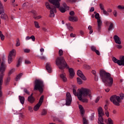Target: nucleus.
I'll use <instances>...</instances> for the list:
<instances>
[{
  "label": "nucleus",
  "mask_w": 124,
  "mask_h": 124,
  "mask_svg": "<svg viewBox=\"0 0 124 124\" xmlns=\"http://www.w3.org/2000/svg\"><path fill=\"white\" fill-rule=\"evenodd\" d=\"M77 74L78 77H80L82 80H84V81H86L87 80V78H86V77L83 74V72H81V70H78L77 71Z\"/></svg>",
  "instance_id": "obj_10"
},
{
  "label": "nucleus",
  "mask_w": 124,
  "mask_h": 124,
  "mask_svg": "<svg viewBox=\"0 0 124 124\" xmlns=\"http://www.w3.org/2000/svg\"><path fill=\"white\" fill-rule=\"evenodd\" d=\"M78 95L92 97V91L90 89L82 88L79 90V94Z\"/></svg>",
  "instance_id": "obj_7"
},
{
  "label": "nucleus",
  "mask_w": 124,
  "mask_h": 124,
  "mask_svg": "<svg viewBox=\"0 0 124 124\" xmlns=\"http://www.w3.org/2000/svg\"><path fill=\"white\" fill-rule=\"evenodd\" d=\"M113 39L116 43V44H119V45L122 44V42L121 41V38H120L118 35H115L113 37Z\"/></svg>",
  "instance_id": "obj_11"
},
{
  "label": "nucleus",
  "mask_w": 124,
  "mask_h": 124,
  "mask_svg": "<svg viewBox=\"0 0 124 124\" xmlns=\"http://www.w3.org/2000/svg\"><path fill=\"white\" fill-rule=\"evenodd\" d=\"M116 63H117V64H118V65H120V66H124V62H117Z\"/></svg>",
  "instance_id": "obj_61"
},
{
  "label": "nucleus",
  "mask_w": 124,
  "mask_h": 124,
  "mask_svg": "<svg viewBox=\"0 0 124 124\" xmlns=\"http://www.w3.org/2000/svg\"><path fill=\"white\" fill-rule=\"evenodd\" d=\"M62 5H63L64 8H65V9H69V7H68V6H67V5H66V3H63Z\"/></svg>",
  "instance_id": "obj_49"
},
{
  "label": "nucleus",
  "mask_w": 124,
  "mask_h": 124,
  "mask_svg": "<svg viewBox=\"0 0 124 124\" xmlns=\"http://www.w3.org/2000/svg\"><path fill=\"white\" fill-rule=\"evenodd\" d=\"M0 37L1 40H2V41H3V40H4L5 37L2 34V32L1 31H0Z\"/></svg>",
  "instance_id": "obj_32"
},
{
  "label": "nucleus",
  "mask_w": 124,
  "mask_h": 124,
  "mask_svg": "<svg viewBox=\"0 0 124 124\" xmlns=\"http://www.w3.org/2000/svg\"><path fill=\"white\" fill-rule=\"evenodd\" d=\"M18 98L22 105L25 103V97L19 95Z\"/></svg>",
  "instance_id": "obj_23"
},
{
  "label": "nucleus",
  "mask_w": 124,
  "mask_h": 124,
  "mask_svg": "<svg viewBox=\"0 0 124 124\" xmlns=\"http://www.w3.org/2000/svg\"><path fill=\"white\" fill-rule=\"evenodd\" d=\"M91 50L93 52H94L96 50V47L94 46H91Z\"/></svg>",
  "instance_id": "obj_45"
},
{
  "label": "nucleus",
  "mask_w": 124,
  "mask_h": 124,
  "mask_svg": "<svg viewBox=\"0 0 124 124\" xmlns=\"http://www.w3.org/2000/svg\"><path fill=\"white\" fill-rule=\"evenodd\" d=\"M2 62H5V61H6V58H5V55H3L2 57Z\"/></svg>",
  "instance_id": "obj_55"
},
{
  "label": "nucleus",
  "mask_w": 124,
  "mask_h": 124,
  "mask_svg": "<svg viewBox=\"0 0 124 124\" xmlns=\"http://www.w3.org/2000/svg\"><path fill=\"white\" fill-rule=\"evenodd\" d=\"M69 15L71 16H74L75 15V13L74 12V11H71L70 13H69Z\"/></svg>",
  "instance_id": "obj_53"
},
{
  "label": "nucleus",
  "mask_w": 124,
  "mask_h": 124,
  "mask_svg": "<svg viewBox=\"0 0 124 124\" xmlns=\"http://www.w3.org/2000/svg\"><path fill=\"white\" fill-rule=\"evenodd\" d=\"M20 40H19V39H17L16 41V47H18V46H20Z\"/></svg>",
  "instance_id": "obj_52"
},
{
  "label": "nucleus",
  "mask_w": 124,
  "mask_h": 124,
  "mask_svg": "<svg viewBox=\"0 0 124 124\" xmlns=\"http://www.w3.org/2000/svg\"><path fill=\"white\" fill-rule=\"evenodd\" d=\"M97 26H98V31H100L101 30V26H102V21L100 19L97 20Z\"/></svg>",
  "instance_id": "obj_15"
},
{
  "label": "nucleus",
  "mask_w": 124,
  "mask_h": 124,
  "mask_svg": "<svg viewBox=\"0 0 124 124\" xmlns=\"http://www.w3.org/2000/svg\"><path fill=\"white\" fill-rule=\"evenodd\" d=\"M45 86L43 81L40 79H35L34 91H39L40 93H43V91H44Z\"/></svg>",
  "instance_id": "obj_5"
},
{
  "label": "nucleus",
  "mask_w": 124,
  "mask_h": 124,
  "mask_svg": "<svg viewBox=\"0 0 124 124\" xmlns=\"http://www.w3.org/2000/svg\"><path fill=\"white\" fill-rule=\"evenodd\" d=\"M22 76H23V73H20L18 74L16 78V81H18V80H20Z\"/></svg>",
  "instance_id": "obj_27"
},
{
  "label": "nucleus",
  "mask_w": 124,
  "mask_h": 124,
  "mask_svg": "<svg viewBox=\"0 0 124 124\" xmlns=\"http://www.w3.org/2000/svg\"><path fill=\"white\" fill-rule=\"evenodd\" d=\"M69 20L70 22H78V17L77 16H70L69 17Z\"/></svg>",
  "instance_id": "obj_13"
},
{
  "label": "nucleus",
  "mask_w": 124,
  "mask_h": 124,
  "mask_svg": "<svg viewBox=\"0 0 124 124\" xmlns=\"http://www.w3.org/2000/svg\"><path fill=\"white\" fill-rule=\"evenodd\" d=\"M32 13L33 15H35L36 14V12L34 10H32L31 11L29 12V13Z\"/></svg>",
  "instance_id": "obj_58"
},
{
  "label": "nucleus",
  "mask_w": 124,
  "mask_h": 124,
  "mask_svg": "<svg viewBox=\"0 0 124 124\" xmlns=\"http://www.w3.org/2000/svg\"><path fill=\"white\" fill-rule=\"evenodd\" d=\"M99 7L100 9H101V10H102V11L105 10V9H104V6L103 5V4L100 3L99 4Z\"/></svg>",
  "instance_id": "obj_43"
},
{
  "label": "nucleus",
  "mask_w": 124,
  "mask_h": 124,
  "mask_svg": "<svg viewBox=\"0 0 124 124\" xmlns=\"http://www.w3.org/2000/svg\"><path fill=\"white\" fill-rule=\"evenodd\" d=\"M117 62H124V56L120 57V60H118Z\"/></svg>",
  "instance_id": "obj_34"
},
{
  "label": "nucleus",
  "mask_w": 124,
  "mask_h": 124,
  "mask_svg": "<svg viewBox=\"0 0 124 124\" xmlns=\"http://www.w3.org/2000/svg\"><path fill=\"white\" fill-rule=\"evenodd\" d=\"M9 56H10L11 57H15L16 56V51L15 49H13L10 51Z\"/></svg>",
  "instance_id": "obj_22"
},
{
  "label": "nucleus",
  "mask_w": 124,
  "mask_h": 124,
  "mask_svg": "<svg viewBox=\"0 0 124 124\" xmlns=\"http://www.w3.org/2000/svg\"><path fill=\"white\" fill-rule=\"evenodd\" d=\"M82 96L81 95H78V99H79V100H80V101H82V102H84L85 103H88V102H89V100L87 98H83Z\"/></svg>",
  "instance_id": "obj_14"
},
{
  "label": "nucleus",
  "mask_w": 124,
  "mask_h": 124,
  "mask_svg": "<svg viewBox=\"0 0 124 124\" xmlns=\"http://www.w3.org/2000/svg\"><path fill=\"white\" fill-rule=\"evenodd\" d=\"M77 82H78V85H82V84H83L82 79H81V78H77Z\"/></svg>",
  "instance_id": "obj_30"
},
{
  "label": "nucleus",
  "mask_w": 124,
  "mask_h": 124,
  "mask_svg": "<svg viewBox=\"0 0 124 124\" xmlns=\"http://www.w3.org/2000/svg\"><path fill=\"white\" fill-rule=\"evenodd\" d=\"M62 55H63V51H62V49H60L59 50V56H60V57L62 56Z\"/></svg>",
  "instance_id": "obj_40"
},
{
  "label": "nucleus",
  "mask_w": 124,
  "mask_h": 124,
  "mask_svg": "<svg viewBox=\"0 0 124 124\" xmlns=\"http://www.w3.org/2000/svg\"><path fill=\"white\" fill-rule=\"evenodd\" d=\"M56 64L61 70H63L64 68H67V69H69L70 78H73V77H74L75 75L74 69H73V68H69V66H68L66 62H56Z\"/></svg>",
  "instance_id": "obj_3"
},
{
  "label": "nucleus",
  "mask_w": 124,
  "mask_h": 124,
  "mask_svg": "<svg viewBox=\"0 0 124 124\" xmlns=\"http://www.w3.org/2000/svg\"><path fill=\"white\" fill-rule=\"evenodd\" d=\"M124 94L121 93L120 96L114 95L110 97V100L112 103L116 106H120V102H121V99H124Z\"/></svg>",
  "instance_id": "obj_6"
},
{
  "label": "nucleus",
  "mask_w": 124,
  "mask_h": 124,
  "mask_svg": "<svg viewBox=\"0 0 124 124\" xmlns=\"http://www.w3.org/2000/svg\"><path fill=\"white\" fill-rule=\"evenodd\" d=\"M46 68L48 73H51V72H52V66H51L50 63H46Z\"/></svg>",
  "instance_id": "obj_12"
},
{
  "label": "nucleus",
  "mask_w": 124,
  "mask_h": 124,
  "mask_svg": "<svg viewBox=\"0 0 124 124\" xmlns=\"http://www.w3.org/2000/svg\"><path fill=\"white\" fill-rule=\"evenodd\" d=\"M28 101L30 103H33L35 101V98L34 97H28Z\"/></svg>",
  "instance_id": "obj_21"
},
{
  "label": "nucleus",
  "mask_w": 124,
  "mask_h": 124,
  "mask_svg": "<svg viewBox=\"0 0 124 124\" xmlns=\"http://www.w3.org/2000/svg\"><path fill=\"white\" fill-rule=\"evenodd\" d=\"M116 46L117 47V48H118V49H122L123 48V46L120 45H117Z\"/></svg>",
  "instance_id": "obj_62"
},
{
  "label": "nucleus",
  "mask_w": 124,
  "mask_h": 124,
  "mask_svg": "<svg viewBox=\"0 0 124 124\" xmlns=\"http://www.w3.org/2000/svg\"><path fill=\"white\" fill-rule=\"evenodd\" d=\"M66 26L69 31H73V27L70 26V23H66Z\"/></svg>",
  "instance_id": "obj_25"
},
{
  "label": "nucleus",
  "mask_w": 124,
  "mask_h": 124,
  "mask_svg": "<svg viewBox=\"0 0 124 124\" xmlns=\"http://www.w3.org/2000/svg\"><path fill=\"white\" fill-rule=\"evenodd\" d=\"M0 18L2 20H4L5 21H8V16L5 14H2L0 16Z\"/></svg>",
  "instance_id": "obj_18"
},
{
  "label": "nucleus",
  "mask_w": 124,
  "mask_h": 124,
  "mask_svg": "<svg viewBox=\"0 0 124 124\" xmlns=\"http://www.w3.org/2000/svg\"><path fill=\"white\" fill-rule=\"evenodd\" d=\"M83 67L85 69H91V66L89 65L85 64L83 65Z\"/></svg>",
  "instance_id": "obj_39"
},
{
  "label": "nucleus",
  "mask_w": 124,
  "mask_h": 124,
  "mask_svg": "<svg viewBox=\"0 0 124 124\" xmlns=\"http://www.w3.org/2000/svg\"><path fill=\"white\" fill-rule=\"evenodd\" d=\"M103 14H104V15H106V16H109V13L107 12V11H106V10H104V11H103Z\"/></svg>",
  "instance_id": "obj_48"
},
{
  "label": "nucleus",
  "mask_w": 124,
  "mask_h": 124,
  "mask_svg": "<svg viewBox=\"0 0 124 124\" xmlns=\"http://www.w3.org/2000/svg\"><path fill=\"white\" fill-rule=\"evenodd\" d=\"M78 108H79L80 113L82 115V117H83L84 113L85 112V110H84V108H83V106H82V105H79Z\"/></svg>",
  "instance_id": "obj_19"
},
{
  "label": "nucleus",
  "mask_w": 124,
  "mask_h": 124,
  "mask_svg": "<svg viewBox=\"0 0 124 124\" xmlns=\"http://www.w3.org/2000/svg\"><path fill=\"white\" fill-rule=\"evenodd\" d=\"M32 39V41H35V37L34 35H32L30 37V39Z\"/></svg>",
  "instance_id": "obj_59"
},
{
  "label": "nucleus",
  "mask_w": 124,
  "mask_h": 124,
  "mask_svg": "<svg viewBox=\"0 0 124 124\" xmlns=\"http://www.w3.org/2000/svg\"><path fill=\"white\" fill-rule=\"evenodd\" d=\"M5 69H6V65L4 62H1L0 66V98L2 96L1 86H2V82H3V76H4Z\"/></svg>",
  "instance_id": "obj_4"
},
{
  "label": "nucleus",
  "mask_w": 124,
  "mask_h": 124,
  "mask_svg": "<svg viewBox=\"0 0 124 124\" xmlns=\"http://www.w3.org/2000/svg\"><path fill=\"white\" fill-rule=\"evenodd\" d=\"M105 114H106V115L107 117H108V118H109V111H108V110H105Z\"/></svg>",
  "instance_id": "obj_57"
},
{
  "label": "nucleus",
  "mask_w": 124,
  "mask_h": 124,
  "mask_svg": "<svg viewBox=\"0 0 124 124\" xmlns=\"http://www.w3.org/2000/svg\"><path fill=\"white\" fill-rule=\"evenodd\" d=\"M66 103L65 105L67 106H69L71 104L72 102V97H71V94L69 92H67L66 95Z\"/></svg>",
  "instance_id": "obj_9"
},
{
  "label": "nucleus",
  "mask_w": 124,
  "mask_h": 124,
  "mask_svg": "<svg viewBox=\"0 0 124 124\" xmlns=\"http://www.w3.org/2000/svg\"><path fill=\"white\" fill-rule=\"evenodd\" d=\"M92 29V26L89 25L88 26V30L90 31H89L90 34H92V33L93 32V31Z\"/></svg>",
  "instance_id": "obj_33"
},
{
  "label": "nucleus",
  "mask_w": 124,
  "mask_h": 124,
  "mask_svg": "<svg viewBox=\"0 0 124 124\" xmlns=\"http://www.w3.org/2000/svg\"><path fill=\"white\" fill-rule=\"evenodd\" d=\"M78 93H77V92L76 91V89H75V88H74L73 89V94H74V95H75V96H78V95L80 93V89H78Z\"/></svg>",
  "instance_id": "obj_20"
},
{
  "label": "nucleus",
  "mask_w": 124,
  "mask_h": 124,
  "mask_svg": "<svg viewBox=\"0 0 124 124\" xmlns=\"http://www.w3.org/2000/svg\"><path fill=\"white\" fill-rule=\"evenodd\" d=\"M95 18L97 19V20H100V18H99V14L97 13L95 15Z\"/></svg>",
  "instance_id": "obj_46"
},
{
  "label": "nucleus",
  "mask_w": 124,
  "mask_h": 124,
  "mask_svg": "<svg viewBox=\"0 0 124 124\" xmlns=\"http://www.w3.org/2000/svg\"><path fill=\"white\" fill-rule=\"evenodd\" d=\"M46 115H47V110L46 109H43L41 113L42 116H45Z\"/></svg>",
  "instance_id": "obj_36"
},
{
  "label": "nucleus",
  "mask_w": 124,
  "mask_h": 124,
  "mask_svg": "<svg viewBox=\"0 0 124 124\" xmlns=\"http://www.w3.org/2000/svg\"><path fill=\"white\" fill-rule=\"evenodd\" d=\"M83 124H89V122H88V120H87V119H86V118H85V117L83 118Z\"/></svg>",
  "instance_id": "obj_37"
},
{
  "label": "nucleus",
  "mask_w": 124,
  "mask_h": 124,
  "mask_svg": "<svg viewBox=\"0 0 124 124\" xmlns=\"http://www.w3.org/2000/svg\"><path fill=\"white\" fill-rule=\"evenodd\" d=\"M118 8L119 9H124V7H123L121 5H119V6H118Z\"/></svg>",
  "instance_id": "obj_64"
},
{
  "label": "nucleus",
  "mask_w": 124,
  "mask_h": 124,
  "mask_svg": "<svg viewBox=\"0 0 124 124\" xmlns=\"http://www.w3.org/2000/svg\"><path fill=\"white\" fill-rule=\"evenodd\" d=\"M8 62H13V58H12V56H10V55H8Z\"/></svg>",
  "instance_id": "obj_31"
},
{
  "label": "nucleus",
  "mask_w": 124,
  "mask_h": 124,
  "mask_svg": "<svg viewBox=\"0 0 124 124\" xmlns=\"http://www.w3.org/2000/svg\"><path fill=\"white\" fill-rule=\"evenodd\" d=\"M49 2L54 6H51L49 2H46L45 6L50 11L49 17H55V13H57V8H60L61 0H48Z\"/></svg>",
  "instance_id": "obj_1"
},
{
  "label": "nucleus",
  "mask_w": 124,
  "mask_h": 124,
  "mask_svg": "<svg viewBox=\"0 0 124 124\" xmlns=\"http://www.w3.org/2000/svg\"><path fill=\"white\" fill-rule=\"evenodd\" d=\"M43 100H44V95H43L40 97L39 102L34 106V111H37L39 109L40 106L43 103Z\"/></svg>",
  "instance_id": "obj_8"
},
{
  "label": "nucleus",
  "mask_w": 124,
  "mask_h": 124,
  "mask_svg": "<svg viewBox=\"0 0 124 124\" xmlns=\"http://www.w3.org/2000/svg\"><path fill=\"white\" fill-rule=\"evenodd\" d=\"M94 52H95V54H96V55H97L98 56H100V52H99V50L96 49Z\"/></svg>",
  "instance_id": "obj_54"
},
{
  "label": "nucleus",
  "mask_w": 124,
  "mask_h": 124,
  "mask_svg": "<svg viewBox=\"0 0 124 124\" xmlns=\"http://www.w3.org/2000/svg\"><path fill=\"white\" fill-rule=\"evenodd\" d=\"M114 29V24L112 23H110L108 31H112Z\"/></svg>",
  "instance_id": "obj_28"
},
{
  "label": "nucleus",
  "mask_w": 124,
  "mask_h": 124,
  "mask_svg": "<svg viewBox=\"0 0 124 124\" xmlns=\"http://www.w3.org/2000/svg\"><path fill=\"white\" fill-rule=\"evenodd\" d=\"M100 99V96H98L95 100V103H97V102H98V101H99V100Z\"/></svg>",
  "instance_id": "obj_60"
},
{
  "label": "nucleus",
  "mask_w": 124,
  "mask_h": 124,
  "mask_svg": "<svg viewBox=\"0 0 124 124\" xmlns=\"http://www.w3.org/2000/svg\"><path fill=\"white\" fill-rule=\"evenodd\" d=\"M10 77H9L7 78V79L5 81V84L6 85H8V83H9V82H10Z\"/></svg>",
  "instance_id": "obj_42"
},
{
  "label": "nucleus",
  "mask_w": 124,
  "mask_h": 124,
  "mask_svg": "<svg viewBox=\"0 0 124 124\" xmlns=\"http://www.w3.org/2000/svg\"><path fill=\"white\" fill-rule=\"evenodd\" d=\"M107 124H113V121L110 118H108V123Z\"/></svg>",
  "instance_id": "obj_35"
},
{
  "label": "nucleus",
  "mask_w": 124,
  "mask_h": 124,
  "mask_svg": "<svg viewBox=\"0 0 124 124\" xmlns=\"http://www.w3.org/2000/svg\"><path fill=\"white\" fill-rule=\"evenodd\" d=\"M40 52H41V56H43V52H44V48H41L40 49Z\"/></svg>",
  "instance_id": "obj_56"
},
{
  "label": "nucleus",
  "mask_w": 124,
  "mask_h": 124,
  "mask_svg": "<svg viewBox=\"0 0 124 124\" xmlns=\"http://www.w3.org/2000/svg\"><path fill=\"white\" fill-rule=\"evenodd\" d=\"M60 78L62 79L63 82H66L67 78H66L65 73H62L60 75Z\"/></svg>",
  "instance_id": "obj_16"
},
{
  "label": "nucleus",
  "mask_w": 124,
  "mask_h": 124,
  "mask_svg": "<svg viewBox=\"0 0 124 124\" xmlns=\"http://www.w3.org/2000/svg\"><path fill=\"white\" fill-rule=\"evenodd\" d=\"M4 13V9L3 8V6L1 4V2L0 1V15Z\"/></svg>",
  "instance_id": "obj_24"
},
{
  "label": "nucleus",
  "mask_w": 124,
  "mask_h": 124,
  "mask_svg": "<svg viewBox=\"0 0 124 124\" xmlns=\"http://www.w3.org/2000/svg\"><path fill=\"white\" fill-rule=\"evenodd\" d=\"M100 76L103 83H106L105 86L112 87L114 80L111 77V74L109 73L104 70H101L100 71Z\"/></svg>",
  "instance_id": "obj_2"
},
{
  "label": "nucleus",
  "mask_w": 124,
  "mask_h": 124,
  "mask_svg": "<svg viewBox=\"0 0 124 124\" xmlns=\"http://www.w3.org/2000/svg\"><path fill=\"white\" fill-rule=\"evenodd\" d=\"M25 53H30L31 52V49H24Z\"/></svg>",
  "instance_id": "obj_63"
},
{
  "label": "nucleus",
  "mask_w": 124,
  "mask_h": 124,
  "mask_svg": "<svg viewBox=\"0 0 124 124\" xmlns=\"http://www.w3.org/2000/svg\"><path fill=\"white\" fill-rule=\"evenodd\" d=\"M112 60L113 62H117L118 61H119V60L117 59V58H116V57H112Z\"/></svg>",
  "instance_id": "obj_44"
},
{
  "label": "nucleus",
  "mask_w": 124,
  "mask_h": 124,
  "mask_svg": "<svg viewBox=\"0 0 124 124\" xmlns=\"http://www.w3.org/2000/svg\"><path fill=\"white\" fill-rule=\"evenodd\" d=\"M58 8L60 11L62 12V13H64L66 11V9H65V8H63V7H60V6Z\"/></svg>",
  "instance_id": "obj_26"
},
{
  "label": "nucleus",
  "mask_w": 124,
  "mask_h": 124,
  "mask_svg": "<svg viewBox=\"0 0 124 124\" xmlns=\"http://www.w3.org/2000/svg\"><path fill=\"white\" fill-rule=\"evenodd\" d=\"M15 72V69H12L9 71V75H11V74H12V73H13V72Z\"/></svg>",
  "instance_id": "obj_51"
},
{
  "label": "nucleus",
  "mask_w": 124,
  "mask_h": 124,
  "mask_svg": "<svg viewBox=\"0 0 124 124\" xmlns=\"http://www.w3.org/2000/svg\"><path fill=\"white\" fill-rule=\"evenodd\" d=\"M56 62H66L64 58L58 57L56 60Z\"/></svg>",
  "instance_id": "obj_17"
},
{
  "label": "nucleus",
  "mask_w": 124,
  "mask_h": 124,
  "mask_svg": "<svg viewBox=\"0 0 124 124\" xmlns=\"http://www.w3.org/2000/svg\"><path fill=\"white\" fill-rule=\"evenodd\" d=\"M67 2H70V3H75L77 2V0H67Z\"/></svg>",
  "instance_id": "obj_41"
},
{
  "label": "nucleus",
  "mask_w": 124,
  "mask_h": 124,
  "mask_svg": "<svg viewBox=\"0 0 124 124\" xmlns=\"http://www.w3.org/2000/svg\"><path fill=\"white\" fill-rule=\"evenodd\" d=\"M90 119L91 121H93V119H94V112L91 114Z\"/></svg>",
  "instance_id": "obj_38"
},
{
  "label": "nucleus",
  "mask_w": 124,
  "mask_h": 124,
  "mask_svg": "<svg viewBox=\"0 0 124 124\" xmlns=\"http://www.w3.org/2000/svg\"><path fill=\"white\" fill-rule=\"evenodd\" d=\"M34 24L35 25V27L36 28V29H39L40 28V26H39V23H38L37 21H35L34 22Z\"/></svg>",
  "instance_id": "obj_29"
},
{
  "label": "nucleus",
  "mask_w": 124,
  "mask_h": 124,
  "mask_svg": "<svg viewBox=\"0 0 124 124\" xmlns=\"http://www.w3.org/2000/svg\"><path fill=\"white\" fill-rule=\"evenodd\" d=\"M24 92L26 93V94H28V95H30V92H29V90L26 88L24 89Z\"/></svg>",
  "instance_id": "obj_47"
},
{
  "label": "nucleus",
  "mask_w": 124,
  "mask_h": 124,
  "mask_svg": "<svg viewBox=\"0 0 124 124\" xmlns=\"http://www.w3.org/2000/svg\"><path fill=\"white\" fill-rule=\"evenodd\" d=\"M33 18H34V19H35V20H38V19H41L42 16H34Z\"/></svg>",
  "instance_id": "obj_50"
}]
</instances>
